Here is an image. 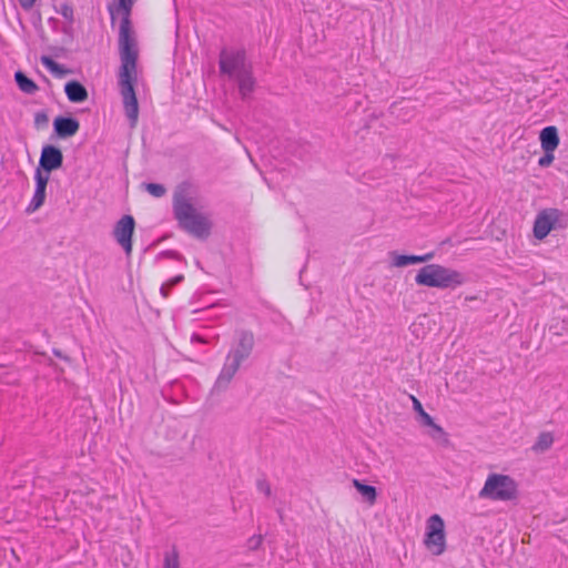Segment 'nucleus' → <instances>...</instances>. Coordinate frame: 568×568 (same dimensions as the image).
I'll use <instances>...</instances> for the list:
<instances>
[{
  "label": "nucleus",
  "mask_w": 568,
  "mask_h": 568,
  "mask_svg": "<svg viewBox=\"0 0 568 568\" xmlns=\"http://www.w3.org/2000/svg\"><path fill=\"white\" fill-rule=\"evenodd\" d=\"M423 542L426 549L434 556H440L445 552V521L438 514H434L426 519Z\"/></svg>",
  "instance_id": "6"
},
{
  "label": "nucleus",
  "mask_w": 568,
  "mask_h": 568,
  "mask_svg": "<svg viewBox=\"0 0 568 568\" xmlns=\"http://www.w3.org/2000/svg\"><path fill=\"white\" fill-rule=\"evenodd\" d=\"M63 155L62 152L53 146L45 145L42 148L40 156V166L48 173L59 169L62 165Z\"/></svg>",
  "instance_id": "11"
},
{
  "label": "nucleus",
  "mask_w": 568,
  "mask_h": 568,
  "mask_svg": "<svg viewBox=\"0 0 568 568\" xmlns=\"http://www.w3.org/2000/svg\"><path fill=\"white\" fill-rule=\"evenodd\" d=\"M568 226V214L556 207H547L539 211L536 215L532 233L541 241L546 239L551 231L565 230Z\"/></svg>",
  "instance_id": "5"
},
{
  "label": "nucleus",
  "mask_w": 568,
  "mask_h": 568,
  "mask_svg": "<svg viewBox=\"0 0 568 568\" xmlns=\"http://www.w3.org/2000/svg\"><path fill=\"white\" fill-rule=\"evenodd\" d=\"M410 399L413 403V408L418 414L422 424L433 429L432 437L436 438L437 436L445 435L443 427L437 425L433 417L424 410L422 403L413 395L410 396Z\"/></svg>",
  "instance_id": "14"
},
{
  "label": "nucleus",
  "mask_w": 568,
  "mask_h": 568,
  "mask_svg": "<svg viewBox=\"0 0 568 568\" xmlns=\"http://www.w3.org/2000/svg\"><path fill=\"white\" fill-rule=\"evenodd\" d=\"M415 282L418 285L444 290L460 286L466 282V278L459 271L440 264H428L417 272Z\"/></svg>",
  "instance_id": "4"
},
{
  "label": "nucleus",
  "mask_w": 568,
  "mask_h": 568,
  "mask_svg": "<svg viewBox=\"0 0 568 568\" xmlns=\"http://www.w3.org/2000/svg\"><path fill=\"white\" fill-rule=\"evenodd\" d=\"M261 542H262V537L260 535L254 536L248 540V547L252 549H255L261 545Z\"/></svg>",
  "instance_id": "29"
},
{
  "label": "nucleus",
  "mask_w": 568,
  "mask_h": 568,
  "mask_svg": "<svg viewBox=\"0 0 568 568\" xmlns=\"http://www.w3.org/2000/svg\"><path fill=\"white\" fill-rule=\"evenodd\" d=\"M60 13H61L64 18H67V19H71V18H72V13H73V12H72V9H71L70 7H68V6H63V7L61 8Z\"/></svg>",
  "instance_id": "31"
},
{
  "label": "nucleus",
  "mask_w": 568,
  "mask_h": 568,
  "mask_svg": "<svg viewBox=\"0 0 568 568\" xmlns=\"http://www.w3.org/2000/svg\"><path fill=\"white\" fill-rule=\"evenodd\" d=\"M539 140L544 152L556 151L560 143L557 128L554 125L544 128L540 131Z\"/></svg>",
  "instance_id": "15"
},
{
  "label": "nucleus",
  "mask_w": 568,
  "mask_h": 568,
  "mask_svg": "<svg viewBox=\"0 0 568 568\" xmlns=\"http://www.w3.org/2000/svg\"><path fill=\"white\" fill-rule=\"evenodd\" d=\"M135 222L131 215L122 216L115 224L113 234L118 244L129 255L132 251V235Z\"/></svg>",
  "instance_id": "8"
},
{
  "label": "nucleus",
  "mask_w": 568,
  "mask_h": 568,
  "mask_svg": "<svg viewBox=\"0 0 568 568\" xmlns=\"http://www.w3.org/2000/svg\"><path fill=\"white\" fill-rule=\"evenodd\" d=\"M220 69L230 79H236L251 67L245 61V54L241 50H222L220 54Z\"/></svg>",
  "instance_id": "7"
},
{
  "label": "nucleus",
  "mask_w": 568,
  "mask_h": 568,
  "mask_svg": "<svg viewBox=\"0 0 568 568\" xmlns=\"http://www.w3.org/2000/svg\"><path fill=\"white\" fill-rule=\"evenodd\" d=\"M41 63L55 77L60 78L68 73V70L63 65L59 64L50 57H47V55L41 57Z\"/></svg>",
  "instance_id": "24"
},
{
  "label": "nucleus",
  "mask_w": 568,
  "mask_h": 568,
  "mask_svg": "<svg viewBox=\"0 0 568 568\" xmlns=\"http://www.w3.org/2000/svg\"><path fill=\"white\" fill-rule=\"evenodd\" d=\"M392 257V266L406 267L413 264L425 263L434 258V253H426L424 255H404L396 252L389 253Z\"/></svg>",
  "instance_id": "13"
},
{
  "label": "nucleus",
  "mask_w": 568,
  "mask_h": 568,
  "mask_svg": "<svg viewBox=\"0 0 568 568\" xmlns=\"http://www.w3.org/2000/svg\"><path fill=\"white\" fill-rule=\"evenodd\" d=\"M353 486L356 488V490L361 494L363 499L368 503V505H374L377 497V491L374 486L366 485L362 483L358 479L353 480Z\"/></svg>",
  "instance_id": "19"
},
{
  "label": "nucleus",
  "mask_w": 568,
  "mask_h": 568,
  "mask_svg": "<svg viewBox=\"0 0 568 568\" xmlns=\"http://www.w3.org/2000/svg\"><path fill=\"white\" fill-rule=\"evenodd\" d=\"M64 92L72 103H81L88 99V91L83 84L72 80L65 83Z\"/></svg>",
  "instance_id": "17"
},
{
  "label": "nucleus",
  "mask_w": 568,
  "mask_h": 568,
  "mask_svg": "<svg viewBox=\"0 0 568 568\" xmlns=\"http://www.w3.org/2000/svg\"><path fill=\"white\" fill-rule=\"evenodd\" d=\"M41 63L55 77L60 78L68 73V70L63 65L59 64L50 57H47V55L41 57Z\"/></svg>",
  "instance_id": "22"
},
{
  "label": "nucleus",
  "mask_w": 568,
  "mask_h": 568,
  "mask_svg": "<svg viewBox=\"0 0 568 568\" xmlns=\"http://www.w3.org/2000/svg\"><path fill=\"white\" fill-rule=\"evenodd\" d=\"M182 278H183V276L178 275V276L171 278L170 281H168L166 283L162 284V286L160 288V292H161L162 296L166 297L169 295L170 288L173 287L179 282H181Z\"/></svg>",
  "instance_id": "27"
},
{
  "label": "nucleus",
  "mask_w": 568,
  "mask_h": 568,
  "mask_svg": "<svg viewBox=\"0 0 568 568\" xmlns=\"http://www.w3.org/2000/svg\"><path fill=\"white\" fill-rule=\"evenodd\" d=\"M36 190L33 196L27 207L29 213L37 211L45 200V189L49 181V175L43 174L40 170H37L36 175Z\"/></svg>",
  "instance_id": "10"
},
{
  "label": "nucleus",
  "mask_w": 568,
  "mask_h": 568,
  "mask_svg": "<svg viewBox=\"0 0 568 568\" xmlns=\"http://www.w3.org/2000/svg\"><path fill=\"white\" fill-rule=\"evenodd\" d=\"M144 187L154 197L163 196L166 191L162 184H158V183H146L144 185Z\"/></svg>",
  "instance_id": "26"
},
{
  "label": "nucleus",
  "mask_w": 568,
  "mask_h": 568,
  "mask_svg": "<svg viewBox=\"0 0 568 568\" xmlns=\"http://www.w3.org/2000/svg\"><path fill=\"white\" fill-rule=\"evenodd\" d=\"M195 339L199 341V342H202V339L197 335H193L192 336V341H195Z\"/></svg>",
  "instance_id": "33"
},
{
  "label": "nucleus",
  "mask_w": 568,
  "mask_h": 568,
  "mask_svg": "<svg viewBox=\"0 0 568 568\" xmlns=\"http://www.w3.org/2000/svg\"><path fill=\"white\" fill-rule=\"evenodd\" d=\"M254 346V336L252 333L243 331L237 334L236 342L230 349L227 356L242 363L245 361Z\"/></svg>",
  "instance_id": "9"
},
{
  "label": "nucleus",
  "mask_w": 568,
  "mask_h": 568,
  "mask_svg": "<svg viewBox=\"0 0 568 568\" xmlns=\"http://www.w3.org/2000/svg\"><path fill=\"white\" fill-rule=\"evenodd\" d=\"M258 488L264 491L265 495H270L271 490H270V486L264 483V481H260L258 483Z\"/></svg>",
  "instance_id": "32"
},
{
  "label": "nucleus",
  "mask_w": 568,
  "mask_h": 568,
  "mask_svg": "<svg viewBox=\"0 0 568 568\" xmlns=\"http://www.w3.org/2000/svg\"><path fill=\"white\" fill-rule=\"evenodd\" d=\"M41 63L55 77L60 78L68 73V70L63 65L59 64L50 57H47V55L41 57Z\"/></svg>",
  "instance_id": "23"
},
{
  "label": "nucleus",
  "mask_w": 568,
  "mask_h": 568,
  "mask_svg": "<svg viewBox=\"0 0 568 568\" xmlns=\"http://www.w3.org/2000/svg\"><path fill=\"white\" fill-rule=\"evenodd\" d=\"M163 568H181L179 552L174 547L165 551Z\"/></svg>",
  "instance_id": "25"
},
{
  "label": "nucleus",
  "mask_w": 568,
  "mask_h": 568,
  "mask_svg": "<svg viewBox=\"0 0 568 568\" xmlns=\"http://www.w3.org/2000/svg\"><path fill=\"white\" fill-rule=\"evenodd\" d=\"M554 443V436L549 432L540 433L532 446V450L536 453H542L548 450Z\"/></svg>",
  "instance_id": "21"
},
{
  "label": "nucleus",
  "mask_w": 568,
  "mask_h": 568,
  "mask_svg": "<svg viewBox=\"0 0 568 568\" xmlns=\"http://www.w3.org/2000/svg\"><path fill=\"white\" fill-rule=\"evenodd\" d=\"M239 84V90L241 95L245 99L247 98L254 90V79L252 77L251 69L245 71L243 74L234 79Z\"/></svg>",
  "instance_id": "18"
},
{
  "label": "nucleus",
  "mask_w": 568,
  "mask_h": 568,
  "mask_svg": "<svg viewBox=\"0 0 568 568\" xmlns=\"http://www.w3.org/2000/svg\"><path fill=\"white\" fill-rule=\"evenodd\" d=\"M136 0H119L118 11L122 14L120 23L119 45L121 67L119 71V87L123 101L125 115L134 125L138 121L139 105L134 91L138 77V45L130 24L131 9Z\"/></svg>",
  "instance_id": "1"
},
{
  "label": "nucleus",
  "mask_w": 568,
  "mask_h": 568,
  "mask_svg": "<svg viewBox=\"0 0 568 568\" xmlns=\"http://www.w3.org/2000/svg\"><path fill=\"white\" fill-rule=\"evenodd\" d=\"M21 8H23L24 10H30L37 0H18Z\"/></svg>",
  "instance_id": "30"
},
{
  "label": "nucleus",
  "mask_w": 568,
  "mask_h": 568,
  "mask_svg": "<svg viewBox=\"0 0 568 568\" xmlns=\"http://www.w3.org/2000/svg\"><path fill=\"white\" fill-rule=\"evenodd\" d=\"M555 160V151L544 152V155L539 158L538 165L541 168H548Z\"/></svg>",
  "instance_id": "28"
},
{
  "label": "nucleus",
  "mask_w": 568,
  "mask_h": 568,
  "mask_svg": "<svg viewBox=\"0 0 568 568\" xmlns=\"http://www.w3.org/2000/svg\"><path fill=\"white\" fill-rule=\"evenodd\" d=\"M242 363L233 359L229 356L225 358V363L216 378L214 387L216 389H225L227 385L233 379L234 375L237 373Z\"/></svg>",
  "instance_id": "12"
},
{
  "label": "nucleus",
  "mask_w": 568,
  "mask_h": 568,
  "mask_svg": "<svg viewBox=\"0 0 568 568\" xmlns=\"http://www.w3.org/2000/svg\"><path fill=\"white\" fill-rule=\"evenodd\" d=\"M57 134L61 138L74 135L79 130V122L73 118L59 116L53 122Z\"/></svg>",
  "instance_id": "16"
},
{
  "label": "nucleus",
  "mask_w": 568,
  "mask_h": 568,
  "mask_svg": "<svg viewBox=\"0 0 568 568\" xmlns=\"http://www.w3.org/2000/svg\"><path fill=\"white\" fill-rule=\"evenodd\" d=\"M173 213L181 229L191 235L205 239L212 227L210 216L192 203L190 185L181 184L173 194Z\"/></svg>",
  "instance_id": "2"
},
{
  "label": "nucleus",
  "mask_w": 568,
  "mask_h": 568,
  "mask_svg": "<svg viewBox=\"0 0 568 568\" xmlns=\"http://www.w3.org/2000/svg\"><path fill=\"white\" fill-rule=\"evenodd\" d=\"M14 79L18 88L26 94H34L39 89L37 83L29 79L22 71H17Z\"/></svg>",
  "instance_id": "20"
},
{
  "label": "nucleus",
  "mask_w": 568,
  "mask_h": 568,
  "mask_svg": "<svg viewBox=\"0 0 568 568\" xmlns=\"http://www.w3.org/2000/svg\"><path fill=\"white\" fill-rule=\"evenodd\" d=\"M478 497L490 501H515L519 497V484L509 475L490 473L479 490Z\"/></svg>",
  "instance_id": "3"
}]
</instances>
